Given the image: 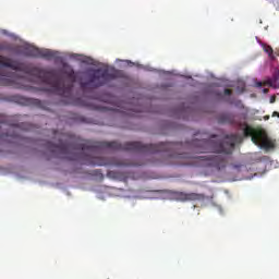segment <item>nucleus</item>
Instances as JSON below:
<instances>
[{"instance_id":"obj_1","label":"nucleus","mask_w":279,"mask_h":279,"mask_svg":"<svg viewBox=\"0 0 279 279\" xmlns=\"http://www.w3.org/2000/svg\"><path fill=\"white\" fill-rule=\"evenodd\" d=\"M57 143L45 142L43 145L46 151H50L56 158L66 160H83V163L90 167H141L143 163L132 162L128 159L95 157L93 154L99 151H140L141 154H159L160 151H173L178 143L161 142L158 144H143L141 142H126L121 144L113 142H90L84 141L73 134L58 133L54 131Z\"/></svg>"},{"instance_id":"obj_2","label":"nucleus","mask_w":279,"mask_h":279,"mask_svg":"<svg viewBox=\"0 0 279 279\" xmlns=\"http://www.w3.org/2000/svg\"><path fill=\"white\" fill-rule=\"evenodd\" d=\"M239 136L231 134L227 135L223 140H219L218 136L214 135L211 140L206 138H194L190 143V147L195 154H206L210 151L211 154H222V155H203L191 157L194 162L198 163V167H213L218 171L226 169L228 165V156L232 154V149L236 145Z\"/></svg>"},{"instance_id":"obj_3","label":"nucleus","mask_w":279,"mask_h":279,"mask_svg":"<svg viewBox=\"0 0 279 279\" xmlns=\"http://www.w3.org/2000/svg\"><path fill=\"white\" fill-rule=\"evenodd\" d=\"M0 66L7 69H12V71H20L21 73H26V75H36L37 77H43L46 84L51 86V90L54 95H60L61 97H71L73 92V84L77 82V74L75 70L66 63H63V74L66 75L71 84L66 85L62 80L58 78L56 71H45L40 68H36L29 63L20 62L12 60L11 58L0 56Z\"/></svg>"},{"instance_id":"obj_4","label":"nucleus","mask_w":279,"mask_h":279,"mask_svg":"<svg viewBox=\"0 0 279 279\" xmlns=\"http://www.w3.org/2000/svg\"><path fill=\"white\" fill-rule=\"evenodd\" d=\"M219 123H227L228 125H235L236 128H243L244 125V136H251L252 143L257 145V147H263L264 149H271L274 147V142L269 140L267 133L263 130H256L247 123H242L236 119L234 113H223L219 117Z\"/></svg>"},{"instance_id":"obj_5","label":"nucleus","mask_w":279,"mask_h":279,"mask_svg":"<svg viewBox=\"0 0 279 279\" xmlns=\"http://www.w3.org/2000/svg\"><path fill=\"white\" fill-rule=\"evenodd\" d=\"M119 74L120 72L114 69L92 70L87 74V81L81 82L80 87L83 90V93H93V90L97 88H101V86H106L108 82H112V80H117V77H119Z\"/></svg>"},{"instance_id":"obj_6","label":"nucleus","mask_w":279,"mask_h":279,"mask_svg":"<svg viewBox=\"0 0 279 279\" xmlns=\"http://www.w3.org/2000/svg\"><path fill=\"white\" fill-rule=\"evenodd\" d=\"M174 199L178 202H204L206 195L199 193L172 192Z\"/></svg>"},{"instance_id":"obj_7","label":"nucleus","mask_w":279,"mask_h":279,"mask_svg":"<svg viewBox=\"0 0 279 279\" xmlns=\"http://www.w3.org/2000/svg\"><path fill=\"white\" fill-rule=\"evenodd\" d=\"M57 57H58V52H56L53 50H49V49H40L39 48L37 58H45L46 60H53V58H57Z\"/></svg>"},{"instance_id":"obj_8","label":"nucleus","mask_w":279,"mask_h":279,"mask_svg":"<svg viewBox=\"0 0 279 279\" xmlns=\"http://www.w3.org/2000/svg\"><path fill=\"white\" fill-rule=\"evenodd\" d=\"M57 57H58V52H56L53 50H49V49H40L39 48L37 58H45L46 60H53V58H57Z\"/></svg>"},{"instance_id":"obj_9","label":"nucleus","mask_w":279,"mask_h":279,"mask_svg":"<svg viewBox=\"0 0 279 279\" xmlns=\"http://www.w3.org/2000/svg\"><path fill=\"white\" fill-rule=\"evenodd\" d=\"M24 53L28 58H38L39 48L28 46L24 49Z\"/></svg>"},{"instance_id":"obj_10","label":"nucleus","mask_w":279,"mask_h":279,"mask_svg":"<svg viewBox=\"0 0 279 279\" xmlns=\"http://www.w3.org/2000/svg\"><path fill=\"white\" fill-rule=\"evenodd\" d=\"M266 84L272 88H279V73L274 74L272 77L266 82Z\"/></svg>"},{"instance_id":"obj_11","label":"nucleus","mask_w":279,"mask_h":279,"mask_svg":"<svg viewBox=\"0 0 279 279\" xmlns=\"http://www.w3.org/2000/svg\"><path fill=\"white\" fill-rule=\"evenodd\" d=\"M89 175H94L96 178H100V180H104V174L101 173V170H93L89 172Z\"/></svg>"},{"instance_id":"obj_12","label":"nucleus","mask_w":279,"mask_h":279,"mask_svg":"<svg viewBox=\"0 0 279 279\" xmlns=\"http://www.w3.org/2000/svg\"><path fill=\"white\" fill-rule=\"evenodd\" d=\"M265 51H266V53H268L269 58H272V56H274V48H271V46H266L265 47Z\"/></svg>"},{"instance_id":"obj_13","label":"nucleus","mask_w":279,"mask_h":279,"mask_svg":"<svg viewBox=\"0 0 279 279\" xmlns=\"http://www.w3.org/2000/svg\"><path fill=\"white\" fill-rule=\"evenodd\" d=\"M272 7L279 12V0H270Z\"/></svg>"},{"instance_id":"obj_14","label":"nucleus","mask_w":279,"mask_h":279,"mask_svg":"<svg viewBox=\"0 0 279 279\" xmlns=\"http://www.w3.org/2000/svg\"><path fill=\"white\" fill-rule=\"evenodd\" d=\"M0 51H10V45L8 44L0 45Z\"/></svg>"},{"instance_id":"obj_15","label":"nucleus","mask_w":279,"mask_h":279,"mask_svg":"<svg viewBox=\"0 0 279 279\" xmlns=\"http://www.w3.org/2000/svg\"><path fill=\"white\" fill-rule=\"evenodd\" d=\"M8 118L4 114H0V124H5Z\"/></svg>"},{"instance_id":"obj_16","label":"nucleus","mask_w":279,"mask_h":279,"mask_svg":"<svg viewBox=\"0 0 279 279\" xmlns=\"http://www.w3.org/2000/svg\"><path fill=\"white\" fill-rule=\"evenodd\" d=\"M223 93L227 97H230V95H232V89L226 88Z\"/></svg>"},{"instance_id":"obj_17","label":"nucleus","mask_w":279,"mask_h":279,"mask_svg":"<svg viewBox=\"0 0 279 279\" xmlns=\"http://www.w3.org/2000/svg\"><path fill=\"white\" fill-rule=\"evenodd\" d=\"M270 104H276V96L270 97Z\"/></svg>"},{"instance_id":"obj_18","label":"nucleus","mask_w":279,"mask_h":279,"mask_svg":"<svg viewBox=\"0 0 279 279\" xmlns=\"http://www.w3.org/2000/svg\"><path fill=\"white\" fill-rule=\"evenodd\" d=\"M272 117H278V118H279V112H278V111H275V112L272 113Z\"/></svg>"},{"instance_id":"obj_19","label":"nucleus","mask_w":279,"mask_h":279,"mask_svg":"<svg viewBox=\"0 0 279 279\" xmlns=\"http://www.w3.org/2000/svg\"><path fill=\"white\" fill-rule=\"evenodd\" d=\"M264 121H269V116H265Z\"/></svg>"},{"instance_id":"obj_20","label":"nucleus","mask_w":279,"mask_h":279,"mask_svg":"<svg viewBox=\"0 0 279 279\" xmlns=\"http://www.w3.org/2000/svg\"><path fill=\"white\" fill-rule=\"evenodd\" d=\"M264 93H269V89L265 88V89H264Z\"/></svg>"},{"instance_id":"obj_21","label":"nucleus","mask_w":279,"mask_h":279,"mask_svg":"<svg viewBox=\"0 0 279 279\" xmlns=\"http://www.w3.org/2000/svg\"><path fill=\"white\" fill-rule=\"evenodd\" d=\"M257 86H263V83H257Z\"/></svg>"},{"instance_id":"obj_22","label":"nucleus","mask_w":279,"mask_h":279,"mask_svg":"<svg viewBox=\"0 0 279 279\" xmlns=\"http://www.w3.org/2000/svg\"><path fill=\"white\" fill-rule=\"evenodd\" d=\"M35 104H40V100H35Z\"/></svg>"}]
</instances>
